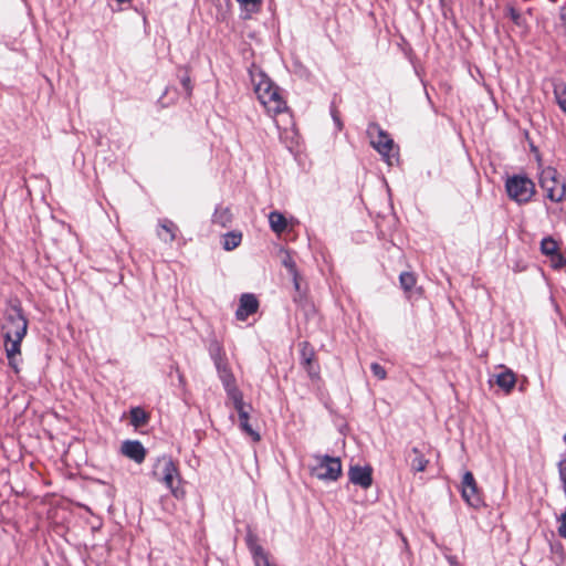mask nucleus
I'll return each mask as SVG.
<instances>
[{"label": "nucleus", "mask_w": 566, "mask_h": 566, "mask_svg": "<svg viewBox=\"0 0 566 566\" xmlns=\"http://www.w3.org/2000/svg\"><path fill=\"white\" fill-rule=\"evenodd\" d=\"M250 76L260 103L271 116L283 115L285 118L282 119V123L286 129L287 125L292 124V117L289 114L286 102L281 95V88L260 69L251 70Z\"/></svg>", "instance_id": "1"}, {"label": "nucleus", "mask_w": 566, "mask_h": 566, "mask_svg": "<svg viewBox=\"0 0 566 566\" xmlns=\"http://www.w3.org/2000/svg\"><path fill=\"white\" fill-rule=\"evenodd\" d=\"M153 475L156 480L163 482L174 496L181 497L185 491L179 486L180 475L176 463L170 457H161L154 464Z\"/></svg>", "instance_id": "2"}, {"label": "nucleus", "mask_w": 566, "mask_h": 566, "mask_svg": "<svg viewBox=\"0 0 566 566\" xmlns=\"http://www.w3.org/2000/svg\"><path fill=\"white\" fill-rule=\"evenodd\" d=\"M539 185L549 200L560 202L566 199V184L555 168L547 167L542 170Z\"/></svg>", "instance_id": "3"}, {"label": "nucleus", "mask_w": 566, "mask_h": 566, "mask_svg": "<svg viewBox=\"0 0 566 566\" xmlns=\"http://www.w3.org/2000/svg\"><path fill=\"white\" fill-rule=\"evenodd\" d=\"M507 196L522 205L528 202L535 193L534 182L525 175H514L505 182Z\"/></svg>", "instance_id": "4"}, {"label": "nucleus", "mask_w": 566, "mask_h": 566, "mask_svg": "<svg viewBox=\"0 0 566 566\" xmlns=\"http://www.w3.org/2000/svg\"><path fill=\"white\" fill-rule=\"evenodd\" d=\"M2 331L4 339H9V337L13 336L24 338L28 331V321L24 317L20 305H11L6 311Z\"/></svg>", "instance_id": "5"}, {"label": "nucleus", "mask_w": 566, "mask_h": 566, "mask_svg": "<svg viewBox=\"0 0 566 566\" xmlns=\"http://www.w3.org/2000/svg\"><path fill=\"white\" fill-rule=\"evenodd\" d=\"M316 464L312 467L311 473L319 480L336 481L342 474V462L339 458L329 455H315Z\"/></svg>", "instance_id": "6"}, {"label": "nucleus", "mask_w": 566, "mask_h": 566, "mask_svg": "<svg viewBox=\"0 0 566 566\" xmlns=\"http://www.w3.org/2000/svg\"><path fill=\"white\" fill-rule=\"evenodd\" d=\"M298 347L301 366L306 370L311 379H317L319 377V366L314 347L306 340L301 342Z\"/></svg>", "instance_id": "7"}, {"label": "nucleus", "mask_w": 566, "mask_h": 566, "mask_svg": "<svg viewBox=\"0 0 566 566\" xmlns=\"http://www.w3.org/2000/svg\"><path fill=\"white\" fill-rule=\"evenodd\" d=\"M219 378L222 381L228 397L231 401L242 398L241 391L235 386V378L229 367L228 361L216 366Z\"/></svg>", "instance_id": "8"}, {"label": "nucleus", "mask_w": 566, "mask_h": 566, "mask_svg": "<svg viewBox=\"0 0 566 566\" xmlns=\"http://www.w3.org/2000/svg\"><path fill=\"white\" fill-rule=\"evenodd\" d=\"M231 402L239 415L241 430L244 431L248 436H250L253 441H259L261 439L260 434L255 430H253L251 424L249 423L250 406H247L244 403L243 397Z\"/></svg>", "instance_id": "9"}, {"label": "nucleus", "mask_w": 566, "mask_h": 566, "mask_svg": "<svg viewBox=\"0 0 566 566\" xmlns=\"http://www.w3.org/2000/svg\"><path fill=\"white\" fill-rule=\"evenodd\" d=\"M259 308V301L255 295L244 293L240 297L239 307L235 312L238 321H245L250 315L254 314Z\"/></svg>", "instance_id": "10"}, {"label": "nucleus", "mask_w": 566, "mask_h": 566, "mask_svg": "<svg viewBox=\"0 0 566 566\" xmlns=\"http://www.w3.org/2000/svg\"><path fill=\"white\" fill-rule=\"evenodd\" d=\"M349 480L352 483L368 489L373 484L371 469L369 467H350Z\"/></svg>", "instance_id": "11"}, {"label": "nucleus", "mask_w": 566, "mask_h": 566, "mask_svg": "<svg viewBox=\"0 0 566 566\" xmlns=\"http://www.w3.org/2000/svg\"><path fill=\"white\" fill-rule=\"evenodd\" d=\"M371 129H375L377 132V138L371 139V145L379 154H381L384 157H388L390 150L392 149L394 142L392 139L386 134L382 129H380L378 126L373 125L369 128V133L371 134Z\"/></svg>", "instance_id": "12"}, {"label": "nucleus", "mask_w": 566, "mask_h": 566, "mask_svg": "<svg viewBox=\"0 0 566 566\" xmlns=\"http://www.w3.org/2000/svg\"><path fill=\"white\" fill-rule=\"evenodd\" d=\"M23 338H19V336L9 337V339H4V347L7 358L9 360V366L14 369L15 373L19 371L18 367V357L21 354V342Z\"/></svg>", "instance_id": "13"}, {"label": "nucleus", "mask_w": 566, "mask_h": 566, "mask_svg": "<svg viewBox=\"0 0 566 566\" xmlns=\"http://www.w3.org/2000/svg\"><path fill=\"white\" fill-rule=\"evenodd\" d=\"M122 453L134 460L136 463H142L146 457V450L144 446L137 440H126L122 444Z\"/></svg>", "instance_id": "14"}, {"label": "nucleus", "mask_w": 566, "mask_h": 566, "mask_svg": "<svg viewBox=\"0 0 566 566\" xmlns=\"http://www.w3.org/2000/svg\"><path fill=\"white\" fill-rule=\"evenodd\" d=\"M490 384H496L505 392H510L516 384V377L511 369H505L504 371L493 376V378L490 379Z\"/></svg>", "instance_id": "15"}, {"label": "nucleus", "mask_w": 566, "mask_h": 566, "mask_svg": "<svg viewBox=\"0 0 566 566\" xmlns=\"http://www.w3.org/2000/svg\"><path fill=\"white\" fill-rule=\"evenodd\" d=\"M212 222L222 228H227L232 222V213L228 207L219 206L212 216Z\"/></svg>", "instance_id": "16"}, {"label": "nucleus", "mask_w": 566, "mask_h": 566, "mask_svg": "<svg viewBox=\"0 0 566 566\" xmlns=\"http://www.w3.org/2000/svg\"><path fill=\"white\" fill-rule=\"evenodd\" d=\"M208 350L211 359L214 363V366L228 361L224 349L217 339L210 340Z\"/></svg>", "instance_id": "17"}, {"label": "nucleus", "mask_w": 566, "mask_h": 566, "mask_svg": "<svg viewBox=\"0 0 566 566\" xmlns=\"http://www.w3.org/2000/svg\"><path fill=\"white\" fill-rule=\"evenodd\" d=\"M160 231L158 237L165 242H172L176 239L177 226L170 220H164L160 222Z\"/></svg>", "instance_id": "18"}, {"label": "nucleus", "mask_w": 566, "mask_h": 566, "mask_svg": "<svg viewBox=\"0 0 566 566\" xmlns=\"http://www.w3.org/2000/svg\"><path fill=\"white\" fill-rule=\"evenodd\" d=\"M428 460L424 455L418 450V448H412L410 453V467L415 472H422L426 470Z\"/></svg>", "instance_id": "19"}, {"label": "nucleus", "mask_w": 566, "mask_h": 566, "mask_svg": "<svg viewBox=\"0 0 566 566\" xmlns=\"http://www.w3.org/2000/svg\"><path fill=\"white\" fill-rule=\"evenodd\" d=\"M462 496L465 502L473 507H480L483 503L476 484L471 488L462 489Z\"/></svg>", "instance_id": "20"}, {"label": "nucleus", "mask_w": 566, "mask_h": 566, "mask_svg": "<svg viewBox=\"0 0 566 566\" xmlns=\"http://www.w3.org/2000/svg\"><path fill=\"white\" fill-rule=\"evenodd\" d=\"M269 222H270L271 229L275 233L284 232L286 227H287V222H286L285 217L281 212H279V211H272L269 214Z\"/></svg>", "instance_id": "21"}, {"label": "nucleus", "mask_w": 566, "mask_h": 566, "mask_svg": "<svg viewBox=\"0 0 566 566\" xmlns=\"http://www.w3.org/2000/svg\"><path fill=\"white\" fill-rule=\"evenodd\" d=\"M242 233L240 231H231L223 235L222 245L227 251H232L240 245Z\"/></svg>", "instance_id": "22"}, {"label": "nucleus", "mask_w": 566, "mask_h": 566, "mask_svg": "<svg viewBox=\"0 0 566 566\" xmlns=\"http://www.w3.org/2000/svg\"><path fill=\"white\" fill-rule=\"evenodd\" d=\"M554 96L560 109L566 113V83L563 81L554 82Z\"/></svg>", "instance_id": "23"}, {"label": "nucleus", "mask_w": 566, "mask_h": 566, "mask_svg": "<svg viewBox=\"0 0 566 566\" xmlns=\"http://www.w3.org/2000/svg\"><path fill=\"white\" fill-rule=\"evenodd\" d=\"M251 555L254 566H274L270 563L269 555L263 547H253V554Z\"/></svg>", "instance_id": "24"}, {"label": "nucleus", "mask_w": 566, "mask_h": 566, "mask_svg": "<svg viewBox=\"0 0 566 566\" xmlns=\"http://www.w3.org/2000/svg\"><path fill=\"white\" fill-rule=\"evenodd\" d=\"M400 285L406 293H411L416 286V275L412 272H402L399 276Z\"/></svg>", "instance_id": "25"}, {"label": "nucleus", "mask_w": 566, "mask_h": 566, "mask_svg": "<svg viewBox=\"0 0 566 566\" xmlns=\"http://www.w3.org/2000/svg\"><path fill=\"white\" fill-rule=\"evenodd\" d=\"M148 421V415L139 407L130 410V422L135 427H142Z\"/></svg>", "instance_id": "26"}, {"label": "nucleus", "mask_w": 566, "mask_h": 566, "mask_svg": "<svg viewBox=\"0 0 566 566\" xmlns=\"http://www.w3.org/2000/svg\"><path fill=\"white\" fill-rule=\"evenodd\" d=\"M541 251L549 256L558 252V244L552 237L544 238L541 242Z\"/></svg>", "instance_id": "27"}, {"label": "nucleus", "mask_w": 566, "mask_h": 566, "mask_svg": "<svg viewBox=\"0 0 566 566\" xmlns=\"http://www.w3.org/2000/svg\"><path fill=\"white\" fill-rule=\"evenodd\" d=\"M506 15L516 24L517 27L524 25V19L522 18V14L518 10H516L514 7L509 6L506 8Z\"/></svg>", "instance_id": "28"}, {"label": "nucleus", "mask_w": 566, "mask_h": 566, "mask_svg": "<svg viewBox=\"0 0 566 566\" xmlns=\"http://www.w3.org/2000/svg\"><path fill=\"white\" fill-rule=\"evenodd\" d=\"M248 11L255 12L260 9L262 0H237Z\"/></svg>", "instance_id": "29"}, {"label": "nucleus", "mask_w": 566, "mask_h": 566, "mask_svg": "<svg viewBox=\"0 0 566 566\" xmlns=\"http://www.w3.org/2000/svg\"><path fill=\"white\" fill-rule=\"evenodd\" d=\"M553 268L560 269L566 265V259L559 253L549 255Z\"/></svg>", "instance_id": "30"}, {"label": "nucleus", "mask_w": 566, "mask_h": 566, "mask_svg": "<svg viewBox=\"0 0 566 566\" xmlns=\"http://www.w3.org/2000/svg\"><path fill=\"white\" fill-rule=\"evenodd\" d=\"M283 265L290 270V272L296 276V269H295V263L294 261L292 260V258L290 255H286L283 260ZM294 280H296V277H294ZM295 287L298 290L300 285H298V282L295 281Z\"/></svg>", "instance_id": "31"}, {"label": "nucleus", "mask_w": 566, "mask_h": 566, "mask_svg": "<svg viewBox=\"0 0 566 566\" xmlns=\"http://www.w3.org/2000/svg\"><path fill=\"white\" fill-rule=\"evenodd\" d=\"M370 369H371V373L375 377H377L378 379H385L387 374H386V370L385 368L379 365L378 363H373L370 365Z\"/></svg>", "instance_id": "32"}, {"label": "nucleus", "mask_w": 566, "mask_h": 566, "mask_svg": "<svg viewBox=\"0 0 566 566\" xmlns=\"http://www.w3.org/2000/svg\"><path fill=\"white\" fill-rule=\"evenodd\" d=\"M558 473L563 483V489L566 492V455L558 462Z\"/></svg>", "instance_id": "33"}, {"label": "nucleus", "mask_w": 566, "mask_h": 566, "mask_svg": "<svg viewBox=\"0 0 566 566\" xmlns=\"http://www.w3.org/2000/svg\"><path fill=\"white\" fill-rule=\"evenodd\" d=\"M462 489H465V488H471L473 485L476 484L475 482V479L473 476V474L469 471H467L464 474H463V478H462Z\"/></svg>", "instance_id": "34"}, {"label": "nucleus", "mask_w": 566, "mask_h": 566, "mask_svg": "<svg viewBox=\"0 0 566 566\" xmlns=\"http://www.w3.org/2000/svg\"><path fill=\"white\" fill-rule=\"evenodd\" d=\"M245 539L251 554H253V547H262L258 544L256 536L250 531L248 532Z\"/></svg>", "instance_id": "35"}, {"label": "nucleus", "mask_w": 566, "mask_h": 566, "mask_svg": "<svg viewBox=\"0 0 566 566\" xmlns=\"http://www.w3.org/2000/svg\"><path fill=\"white\" fill-rule=\"evenodd\" d=\"M180 82H181L182 87L187 92V94L190 95L191 91H192V86H191L190 76L188 75L187 72H185V74L180 76Z\"/></svg>", "instance_id": "36"}, {"label": "nucleus", "mask_w": 566, "mask_h": 566, "mask_svg": "<svg viewBox=\"0 0 566 566\" xmlns=\"http://www.w3.org/2000/svg\"><path fill=\"white\" fill-rule=\"evenodd\" d=\"M559 18L564 22V24L566 25V7H562L560 8Z\"/></svg>", "instance_id": "37"}, {"label": "nucleus", "mask_w": 566, "mask_h": 566, "mask_svg": "<svg viewBox=\"0 0 566 566\" xmlns=\"http://www.w3.org/2000/svg\"><path fill=\"white\" fill-rule=\"evenodd\" d=\"M275 124H276L277 128H281V127H282V124H281V120H280V119H275Z\"/></svg>", "instance_id": "38"}, {"label": "nucleus", "mask_w": 566, "mask_h": 566, "mask_svg": "<svg viewBox=\"0 0 566 566\" xmlns=\"http://www.w3.org/2000/svg\"><path fill=\"white\" fill-rule=\"evenodd\" d=\"M564 440H565V442H566V433H565Z\"/></svg>", "instance_id": "39"}]
</instances>
